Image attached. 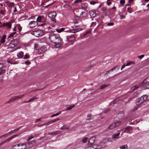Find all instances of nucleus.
<instances>
[{
	"label": "nucleus",
	"instance_id": "ea45409f",
	"mask_svg": "<svg viewBox=\"0 0 149 149\" xmlns=\"http://www.w3.org/2000/svg\"><path fill=\"white\" fill-rule=\"evenodd\" d=\"M6 70L4 69H1L0 70V75L2 74L5 73Z\"/></svg>",
	"mask_w": 149,
	"mask_h": 149
},
{
	"label": "nucleus",
	"instance_id": "6ab92c4d",
	"mask_svg": "<svg viewBox=\"0 0 149 149\" xmlns=\"http://www.w3.org/2000/svg\"><path fill=\"white\" fill-rule=\"evenodd\" d=\"M95 140V138L94 137L91 138L88 141V143L89 144H92Z\"/></svg>",
	"mask_w": 149,
	"mask_h": 149
},
{
	"label": "nucleus",
	"instance_id": "0e129e2a",
	"mask_svg": "<svg viewBox=\"0 0 149 149\" xmlns=\"http://www.w3.org/2000/svg\"><path fill=\"white\" fill-rule=\"evenodd\" d=\"M106 8L105 7H103L102 8V10L103 11H105L106 10Z\"/></svg>",
	"mask_w": 149,
	"mask_h": 149
},
{
	"label": "nucleus",
	"instance_id": "f704fd0d",
	"mask_svg": "<svg viewBox=\"0 0 149 149\" xmlns=\"http://www.w3.org/2000/svg\"><path fill=\"white\" fill-rule=\"evenodd\" d=\"M69 127L68 126H66V125H64L61 127L60 129L61 130H64L65 129H68Z\"/></svg>",
	"mask_w": 149,
	"mask_h": 149
},
{
	"label": "nucleus",
	"instance_id": "6e6552de",
	"mask_svg": "<svg viewBox=\"0 0 149 149\" xmlns=\"http://www.w3.org/2000/svg\"><path fill=\"white\" fill-rule=\"evenodd\" d=\"M37 25V23L36 22L32 21L29 24L28 26L30 28H33L35 27Z\"/></svg>",
	"mask_w": 149,
	"mask_h": 149
},
{
	"label": "nucleus",
	"instance_id": "bb28decb",
	"mask_svg": "<svg viewBox=\"0 0 149 149\" xmlns=\"http://www.w3.org/2000/svg\"><path fill=\"white\" fill-rule=\"evenodd\" d=\"M20 127H18L16 129H15L13 130H12V131L9 132H11V133H10V135H11L12 134L14 133V132H16L18 131L20 129Z\"/></svg>",
	"mask_w": 149,
	"mask_h": 149
},
{
	"label": "nucleus",
	"instance_id": "4d7b16f0",
	"mask_svg": "<svg viewBox=\"0 0 149 149\" xmlns=\"http://www.w3.org/2000/svg\"><path fill=\"white\" fill-rule=\"evenodd\" d=\"M95 3H96L94 1H92L90 2V4L91 5H94Z\"/></svg>",
	"mask_w": 149,
	"mask_h": 149
},
{
	"label": "nucleus",
	"instance_id": "c03bdc74",
	"mask_svg": "<svg viewBox=\"0 0 149 149\" xmlns=\"http://www.w3.org/2000/svg\"><path fill=\"white\" fill-rule=\"evenodd\" d=\"M16 33V32H13L11 34H10L9 36L8 37V38H10L11 37H12L14 36V35Z\"/></svg>",
	"mask_w": 149,
	"mask_h": 149
},
{
	"label": "nucleus",
	"instance_id": "9d476101",
	"mask_svg": "<svg viewBox=\"0 0 149 149\" xmlns=\"http://www.w3.org/2000/svg\"><path fill=\"white\" fill-rule=\"evenodd\" d=\"M19 149H25L27 148V145L25 143H20L18 144Z\"/></svg>",
	"mask_w": 149,
	"mask_h": 149
},
{
	"label": "nucleus",
	"instance_id": "412c9836",
	"mask_svg": "<svg viewBox=\"0 0 149 149\" xmlns=\"http://www.w3.org/2000/svg\"><path fill=\"white\" fill-rule=\"evenodd\" d=\"M119 119H122L124 116V114L123 112H121L117 115Z\"/></svg>",
	"mask_w": 149,
	"mask_h": 149
},
{
	"label": "nucleus",
	"instance_id": "052dcab7",
	"mask_svg": "<svg viewBox=\"0 0 149 149\" xmlns=\"http://www.w3.org/2000/svg\"><path fill=\"white\" fill-rule=\"evenodd\" d=\"M5 12L2 10H1L0 11V13L2 14H4L5 13Z\"/></svg>",
	"mask_w": 149,
	"mask_h": 149
},
{
	"label": "nucleus",
	"instance_id": "f03ea898",
	"mask_svg": "<svg viewBox=\"0 0 149 149\" xmlns=\"http://www.w3.org/2000/svg\"><path fill=\"white\" fill-rule=\"evenodd\" d=\"M77 26L74 27L73 29L70 30H67V28H62L59 29H56V31L58 33H60L63 31L65 32H72L73 33H76L77 32L80 31L81 30V28H78Z\"/></svg>",
	"mask_w": 149,
	"mask_h": 149
},
{
	"label": "nucleus",
	"instance_id": "f8f14e48",
	"mask_svg": "<svg viewBox=\"0 0 149 149\" xmlns=\"http://www.w3.org/2000/svg\"><path fill=\"white\" fill-rule=\"evenodd\" d=\"M66 39L69 42H72L75 40V38L73 36H70L67 37Z\"/></svg>",
	"mask_w": 149,
	"mask_h": 149
},
{
	"label": "nucleus",
	"instance_id": "4468645a",
	"mask_svg": "<svg viewBox=\"0 0 149 149\" xmlns=\"http://www.w3.org/2000/svg\"><path fill=\"white\" fill-rule=\"evenodd\" d=\"M46 50V48L45 47H42L38 50V52L39 53L42 54Z\"/></svg>",
	"mask_w": 149,
	"mask_h": 149
},
{
	"label": "nucleus",
	"instance_id": "2eb2a0df",
	"mask_svg": "<svg viewBox=\"0 0 149 149\" xmlns=\"http://www.w3.org/2000/svg\"><path fill=\"white\" fill-rule=\"evenodd\" d=\"M60 120V118H58L56 119H54L53 120H50L47 123V126L48 125H49L50 124H52L53 123H55V122H56L57 121L59 120Z\"/></svg>",
	"mask_w": 149,
	"mask_h": 149
},
{
	"label": "nucleus",
	"instance_id": "37998d69",
	"mask_svg": "<svg viewBox=\"0 0 149 149\" xmlns=\"http://www.w3.org/2000/svg\"><path fill=\"white\" fill-rule=\"evenodd\" d=\"M37 99V97H33L30 99L29 100L30 102H32L34 100H35L36 99Z\"/></svg>",
	"mask_w": 149,
	"mask_h": 149
},
{
	"label": "nucleus",
	"instance_id": "f257e3e1",
	"mask_svg": "<svg viewBox=\"0 0 149 149\" xmlns=\"http://www.w3.org/2000/svg\"><path fill=\"white\" fill-rule=\"evenodd\" d=\"M49 38L52 42L58 45V46H56V47H59L60 46V44L61 43L62 40L61 39L59 34L52 33L49 36Z\"/></svg>",
	"mask_w": 149,
	"mask_h": 149
},
{
	"label": "nucleus",
	"instance_id": "72a5a7b5",
	"mask_svg": "<svg viewBox=\"0 0 149 149\" xmlns=\"http://www.w3.org/2000/svg\"><path fill=\"white\" fill-rule=\"evenodd\" d=\"M16 27L17 28L19 31L20 32L22 30V27L19 24H17L16 25Z\"/></svg>",
	"mask_w": 149,
	"mask_h": 149
},
{
	"label": "nucleus",
	"instance_id": "58836bf2",
	"mask_svg": "<svg viewBox=\"0 0 149 149\" xmlns=\"http://www.w3.org/2000/svg\"><path fill=\"white\" fill-rule=\"evenodd\" d=\"M47 126V123H44V124H41L40 125H38V127H40L42 126Z\"/></svg>",
	"mask_w": 149,
	"mask_h": 149
},
{
	"label": "nucleus",
	"instance_id": "69168bd1",
	"mask_svg": "<svg viewBox=\"0 0 149 149\" xmlns=\"http://www.w3.org/2000/svg\"><path fill=\"white\" fill-rule=\"evenodd\" d=\"M55 2V1H53V3H51V4H50L49 5H47V6H46V8L48 6H50L53 3H54Z\"/></svg>",
	"mask_w": 149,
	"mask_h": 149
},
{
	"label": "nucleus",
	"instance_id": "a878e982",
	"mask_svg": "<svg viewBox=\"0 0 149 149\" xmlns=\"http://www.w3.org/2000/svg\"><path fill=\"white\" fill-rule=\"evenodd\" d=\"M89 14L92 17H95L96 16V13L93 11H91L90 12Z\"/></svg>",
	"mask_w": 149,
	"mask_h": 149
},
{
	"label": "nucleus",
	"instance_id": "4be33fe9",
	"mask_svg": "<svg viewBox=\"0 0 149 149\" xmlns=\"http://www.w3.org/2000/svg\"><path fill=\"white\" fill-rule=\"evenodd\" d=\"M24 56V53L22 52H20L18 53L17 54V56L20 58H22Z\"/></svg>",
	"mask_w": 149,
	"mask_h": 149
},
{
	"label": "nucleus",
	"instance_id": "423d86ee",
	"mask_svg": "<svg viewBox=\"0 0 149 149\" xmlns=\"http://www.w3.org/2000/svg\"><path fill=\"white\" fill-rule=\"evenodd\" d=\"M120 124L121 122L120 121L112 123L109 126V128L110 129H112L115 127L120 125Z\"/></svg>",
	"mask_w": 149,
	"mask_h": 149
},
{
	"label": "nucleus",
	"instance_id": "b1692460",
	"mask_svg": "<svg viewBox=\"0 0 149 149\" xmlns=\"http://www.w3.org/2000/svg\"><path fill=\"white\" fill-rule=\"evenodd\" d=\"M18 135L17 134L15 135H14L10 137L8 139H6V141L5 142H7L10 141L11 140H12L13 139L15 138Z\"/></svg>",
	"mask_w": 149,
	"mask_h": 149
},
{
	"label": "nucleus",
	"instance_id": "dca6fc26",
	"mask_svg": "<svg viewBox=\"0 0 149 149\" xmlns=\"http://www.w3.org/2000/svg\"><path fill=\"white\" fill-rule=\"evenodd\" d=\"M10 132H9L6 134H5L3 135L0 136V139H5V138L7 137L8 136L10 135Z\"/></svg>",
	"mask_w": 149,
	"mask_h": 149
},
{
	"label": "nucleus",
	"instance_id": "1a4fd4ad",
	"mask_svg": "<svg viewBox=\"0 0 149 149\" xmlns=\"http://www.w3.org/2000/svg\"><path fill=\"white\" fill-rule=\"evenodd\" d=\"M24 95L23 94L20 95L18 96H16L14 97L11 98L10 100L12 102H13L21 98L24 96Z\"/></svg>",
	"mask_w": 149,
	"mask_h": 149
},
{
	"label": "nucleus",
	"instance_id": "393cba45",
	"mask_svg": "<svg viewBox=\"0 0 149 149\" xmlns=\"http://www.w3.org/2000/svg\"><path fill=\"white\" fill-rule=\"evenodd\" d=\"M15 40H14L12 41L9 44V46L11 47V48H13L16 46V44H14V43L15 42Z\"/></svg>",
	"mask_w": 149,
	"mask_h": 149
},
{
	"label": "nucleus",
	"instance_id": "a211bd4d",
	"mask_svg": "<svg viewBox=\"0 0 149 149\" xmlns=\"http://www.w3.org/2000/svg\"><path fill=\"white\" fill-rule=\"evenodd\" d=\"M5 3L6 5L10 7L13 6L15 5L13 2H10L8 1L6 2Z\"/></svg>",
	"mask_w": 149,
	"mask_h": 149
},
{
	"label": "nucleus",
	"instance_id": "9b49d317",
	"mask_svg": "<svg viewBox=\"0 0 149 149\" xmlns=\"http://www.w3.org/2000/svg\"><path fill=\"white\" fill-rule=\"evenodd\" d=\"M148 79L149 80V77H147V78L143 81L144 83H145V81L148 82V81L147 80ZM143 88L144 89L149 88V83L144 85L143 86Z\"/></svg>",
	"mask_w": 149,
	"mask_h": 149
},
{
	"label": "nucleus",
	"instance_id": "f3484780",
	"mask_svg": "<svg viewBox=\"0 0 149 149\" xmlns=\"http://www.w3.org/2000/svg\"><path fill=\"white\" fill-rule=\"evenodd\" d=\"M132 128L130 126H128L126 127L125 130V132L129 133H132Z\"/></svg>",
	"mask_w": 149,
	"mask_h": 149
},
{
	"label": "nucleus",
	"instance_id": "774afa93",
	"mask_svg": "<svg viewBox=\"0 0 149 149\" xmlns=\"http://www.w3.org/2000/svg\"><path fill=\"white\" fill-rule=\"evenodd\" d=\"M16 26L15 27L13 28V31H16Z\"/></svg>",
	"mask_w": 149,
	"mask_h": 149
},
{
	"label": "nucleus",
	"instance_id": "5fc2aeb1",
	"mask_svg": "<svg viewBox=\"0 0 149 149\" xmlns=\"http://www.w3.org/2000/svg\"><path fill=\"white\" fill-rule=\"evenodd\" d=\"M114 25V23H108L107 24V25L108 26H113Z\"/></svg>",
	"mask_w": 149,
	"mask_h": 149
},
{
	"label": "nucleus",
	"instance_id": "e433bc0d",
	"mask_svg": "<svg viewBox=\"0 0 149 149\" xmlns=\"http://www.w3.org/2000/svg\"><path fill=\"white\" fill-rule=\"evenodd\" d=\"M74 107V105H71L70 106H69V107H68L66 108V110H70L72 108H73Z\"/></svg>",
	"mask_w": 149,
	"mask_h": 149
},
{
	"label": "nucleus",
	"instance_id": "aec40b11",
	"mask_svg": "<svg viewBox=\"0 0 149 149\" xmlns=\"http://www.w3.org/2000/svg\"><path fill=\"white\" fill-rule=\"evenodd\" d=\"M120 132H118L117 134H115L112 135V138L113 139H118L120 134Z\"/></svg>",
	"mask_w": 149,
	"mask_h": 149
},
{
	"label": "nucleus",
	"instance_id": "ddd939ff",
	"mask_svg": "<svg viewBox=\"0 0 149 149\" xmlns=\"http://www.w3.org/2000/svg\"><path fill=\"white\" fill-rule=\"evenodd\" d=\"M1 26H6L8 28H10L11 26V24L10 23L7 22L4 23Z\"/></svg>",
	"mask_w": 149,
	"mask_h": 149
},
{
	"label": "nucleus",
	"instance_id": "4c0bfd02",
	"mask_svg": "<svg viewBox=\"0 0 149 149\" xmlns=\"http://www.w3.org/2000/svg\"><path fill=\"white\" fill-rule=\"evenodd\" d=\"M61 113V112H59L58 113H56V114H53L52 115L50 116V117H51V118H52V117H54L55 116H57L59 115Z\"/></svg>",
	"mask_w": 149,
	"mask_h": 149
},
{
	"label": "nucleus",
	"instance_id": "7ed1b4c3",
	"mask_svg": "<svg viewBox=\"0 0 149 149\" xmlns=\"http://www.w3.org/2000/svg\"><path fill=\"white\" fill-rule=\"evenodd\" d=\"M147 99V96L146 95H143L141 96L140 98L137 100L136 102V104L138 106H139L144 101Z\"/></svg>",
	"mask_w": 149,
	"mask_h": 149
},
{
	"label": "nucleus",
	"instance_id": "680f3d73",
	"mask_svg": "<svg viewBox=\"0 0 149 149\" xmlns=\"http://www.w3.org/2000/svg\"><path fill=\"white\" fill-rule=\"evenodd\" d=\"M111 2L110 1H107V4L108 6L110 5V4H111Z\"/></svg>",
	"mask_w": 149,
	"mask_h": 149
},
{
	"label": "nucleus",
	"instance_id": "3c124183",
	"mask_svg": "<svg viewBox=\"0 0 149 149\" xmlns=\"http://www.w3.org/2000/svg\"><path fill=\"white\" fill-rule=\"evenodd\" d=\"M41 20V17L40 16H39L37 18V21L38 22H40Z\"/></svg>",
	"mask_w": 149,
	"mask_h": 149
},
{
	"label": "nucleus",
	"instance_id": "e2e57ef3",
	"mask_svg": "<svg viewBox=\"0 0 149 149\" xmlns=\"http://www.w3.org/2000/svg\"><path fill=\"white\" fill-rule=\"evenodd\" d=\"M126 66L125 64H124L122 66L121 68V70H122V69L124 68Z\"/></svg>",
	"mask_w": 149,
	"mask_h": 149
},
{
	"label": "nucleus",
	"instance_id": "c756f323",
	"mask_svg": "<svg viewBox=\"0 0 149 149\" xmlns=\"http://www.w3.org/2000/svg\"><path fill=\"white\" fill-rule=\"evenodd\" d=\"M28 144L29 145H33L35 144L36 141L35 140H32L31 141H28Z\"/></svg>",
	"mask_w": 149,
	"mask_h": 149
},
{
	"label": "nucleus",
	"instance_id": "338daca9",
	"mask_svg": "<svg viewBox=\"0 0 149 149\" xmlns=\"http://www.w3.org/2000/svg\"><path fill=\"white\" fill-rule=\"evenodd\" d=\"M3 66V65L2 63H0V68H2Z\"/></svg>",
	"mask_w": 149,
	"mask_h": 149
},
{
	"label": "nucleus",
	"instance_id": "6e6d98bb",
	"mask_svg": "<svg viewBox=\"0 0 149 149\" xmlns=\"http://www.w3.org/2000/svg\"><path fill=\"white\" fill-rule=\"evenodd\" d=\"M81 0H76L74 2V3H79L81 2Z\"/></svg>",
	"mask_w": 149,
	"mask_h": 149
},
{
	"label": "nucleus",
	"instance_id": "8fccbe9b",
	"mask_svg": "<svg viewBox=\"0 0 149 149\" xmlns=\"http://www.w3.org/2000/svg\"><path fill=\"white\" fill-rule=\"evenodd\" d=\"M127 10H128V12L129 13H131L132 12V10L131 8L128 7L127 8Z\"/></svg>",
	"mask_w": 149,
	"mask_h": 149
},
{
	"label": "nucleus",
	"instance_id": "603ef678",
	"mask_svg": "<svg viewBox=\"0 0 149 149\" xmlns=\"http://www.w3.org/2000/svg\"><path fill=\"white\" fill-rule=\"evenodd\" d=\"M41 121V118H39L38 119L35 121L34 123H37L39 121Z\"/></svg>",
	"mask_w": 149,
	"mask_h": 149
},
{
	"label": "nucleus",
	"instance_id": "cd10ccee",
	"mask_svg": "<svg viewBox=\"0 0 149 149\" xmlns=\"http://www.w3.org/2000/svg\"><path fill=\"white\" fill-rule=\"evenodd\" d=\"M81 7L84 9H86L88 7V4L86 3H82Z\"/></svg>",
	"mask_w": 149,
	"mask_h": 149
},
{
	"label": "nucleus",
	"instance_id": "49530a36",
	"mask_svg": "<svg viewBox=\"0 0 149 149\" xmlns=\"http://www.w3.org/2000/svg\"><path fill=\"white\" fill-rule=\"evenodd\" d=\"M107 86L105 84H103L101 85L100 87V89H102L104 88Z\"/></svg>",
	"mask_w": 149,
	"mask_h": 149
},
{
	"label": "nucleus",
	"instance_id": "20e7f679",
	"mask_svg": "<svg viewBox=\"0 0 149 149\" xmlns=\"http://www.w3.org/2000/svg\"><path fill=\"white\" fill-rule=\"evenodd\" d=\"M31 33L32 35H34L36 37H39L41 36L42 35L43 33V32L42 30H38L31 32Z\"/></svg>",
	"mask_w": 149,
	"mask_h": 149
},
{
	"label": "nucleus",
	"instance_id": "79ce46f5",
	"mask_svg": "<svg viewBox=\"0 0 149 149\" xmlns=\"http://www.w3.org/2000/svg\"><path fill=\"white\" fill-rule=\"evenodd\" d=\"M132 63L134 64V62L133 61L128 62L125 65L126 66H129V65H130V64H132Z\"/></svg>",
	"mask_w": 149,
	"mask_h": 149
},
{
	"label": "nucleus",
	"instance_id": "0eeeda50",
	"mask_svg": "<svg viewBox=\"0 0 149 149\" xmlns=\"http://www.w3.org/2000/svg\"><path fill=\"white\" fill-rule=\"evenodd\" d=\"M56 16V13L54 12H52L49 14V17L51 19V20L54 22L56 21L55 19Z\"/></svg>",
	"mask_w": 149,
	"mask_h": 149
},
{
	"label": "nucleus",
	"instance_id": "de8ad7c7",
	"mask_svg": "<svg viewBox=\"0 0 149 149\" xmlns=\"http://www.w3.org/2000/svg\"><path fill=\"white\" fill-rule=\"evenodd\" d=\"M29 55H28L27 54H25L24 56V59H27L29 57Z\"/></svg>",
	"mask_w": 149,
	"mask_h": 149
},
{
	"label": "nucleus",
	"instance_id": "c9c22d12",
	"mask_svg": "<svg viewBox=\"0 0 149 149\" xmlns=\"http://www.w3.org/2000/svg\"><path fill=\"white\" fill-rule=\"evenodd\" d=\"M88 140V138L87 137H85L82 139V142L83 143H86Z\"/></svg>",
	"mask_w": 149,
	"mask_h": 149
},
{
	"label": "nucleus",
	"instance_id": "13d9d810",
	"mask_svg": "<svg viewBox=\"0 0 149 149\" xmlns=\"http://www.w3.org/2000/svg\"><path fill=\"white\" fill-rule=\"evenodd\" d=\"M30 63H31L29 61H26L25 62V63L26 65H29L30 64Z\"/></svg>",
	"mask_w": 149,
	"mask_h": 149
},
{
	"label": "nucleus",
	"instance_id": "2f4dec72",
	"mask_svg": "<svg viewBox=\"0 0 149 149\" xmlns=\"http://www.w3.org/2000/svg\"><path fill=\"white\" fill-rule=\"evenodd\" d=\"M6 37V35H3L1 38V42L2 43H4L5 41V38Z\"/></svg>",
	"mask_w": 149,
	"mask_h": 149
},
{
	"label": "nucleus",
	"instance_id": "5701e85b",
	"mask_svg": "<svg viewBox=\"0 0 149 149\" xmlns=\"http://www.w3.org/2000/svg\"><path fill=\"white\" fill-rule=\"evenodd\" d=\"M122 99L120 97H118L117 98H116L115 99L114 101H112L111 103V104H114L116 103V102L118 101L119 100H122Z\"/></svg>",
	"mask_w": 149,
	"mask_h": 149
},
{
	"label": "nucleus",
	"instance_id": "473e14b6",
	"mask_svg": "<svg viewBox=\"0 0 149 149\" xmlns=\"http://www.w3.org/2000/svg\"><path fill=\"white\" fill-rule=\"evenodd\" d=\"M18 144L13 146L12 147V149H19Z\"/></svg>",
	"mask_w": 149,
	"mask_h": 149
},
{
	"label": "nucleus",
	"instance_id": "09e8293b",
	"mask_svg": "<svg viewBox=\"0 0 149 149\" xmlns=\"http://www.w3.org/2000/svg\"><path fill=\"white\" fill-rule=\"evenodd\" d=\"M64 7L65 8H71V6L69 5H65L64 6Z\"/></svg>",
	"mask_w": 149,
	"mask_h": 149
},
{
	"label": "nucleus",
	"instance_id": "bf43d9fd",
	"mask_svg": "<svg viewBox=\"0 0 149 149\" xmlns=\"http://www.w3.org/2000/svg\"><path fill=\"white\" fill-rule=\"evenodd\" d=\"M144 55L143 54L141 55V56H138V57L140 59L142 58L144 56Z\"/></svg>",
	"mask_w": 149,
	"mask_h": 149
},
{
	"label": "nucleus",
	"instance_id": "a19ab883",
	"mask_svg": "<svg viewBox=\"0 0 149 149\" xmlns=\"http://www.w3.org/2000/svg\"><path fill=\"white\" fill-rule=\"evenodd\" d=\"M119 67H118L117 66L113 68H112V69H111V70H110V71H113L114 70H116V68H117V70H118L119 69Z\"/></svg>",
	"mask_w": 149,
	"mask_h": 149
},
{
	"label": "nucleus",
	"instance_id": "7c9ffc66",
	"mask_svg": "<svg viewBox=\"0 0 149 149\" xmlns=\"http://www.w3.org/2000/svg\"><path fill=\"white\" fill-rule=\"evenodd\" d=\"M139 86L138 85H135L131 88V90L132 91H134V90H135L136 89L138 88H139Z\"/></svg>",
	"mask_w": 149,
	"mask_h": 149
},
{
	"label": "nucleus",
	"instance_id": "c85d7f7f",
	"mask_svg": "<svg viewBox=\"0 0 149 149\" xmlns=\"http://www.w3.org/2000/svg\"><path fill=\"white\" fill-rule=\"evenodd\" d=\"M119 148L120 149H127L128 148V146L127 145H125L120 146Z\"/></svg>",
	"mask_w": 149,
	"mask_h": 149
},
{
	"label": "nucleus",
	"instance_id": "864d4df0",
	"mask_svg": "<svg viewBox=\"0 0 149 149\" xmlns=\"http://www.w3.org/2000/svg\"><path fill=\"white\" fill-rule=\"evenodd\" d=\"M125 1L124 0H121L120 1V3L121 4H123L125 3Z\"/></svg>",
	"mask_w": 149,
	"mask_h": 149
},
{
	"label": "nucleus",
	"instance_id": "39448f33",
	"mask_svg": "<svg viewBox=\"0 0 149 149\" xmlns=\"http://www.w3.org/2000/svg\"><path fill=\"white\" fill-rule=\"evenodd\" d=\"M101 147L96 144H89L86 148V149H100Z\"/></svg>",
	"mask_w": 149,
	"mask_h": 149
},
{
	"label": "nucleus",
	"instance_id": "a18cd8bd",
	"mask_svg": "<svg viewBox=\"0 0 149 149\" xmlns=\"http://www.w3.org/2000/svg\"><path fill=\"white\" fill-rule=\"evenodd\" d=\"M33 138L34 137L32 136H30L27 139V141H29L30 140L33 139Z\"/></svg>",
	"mask_w": 149,
	"mask_h": 149
}]
</instances>
